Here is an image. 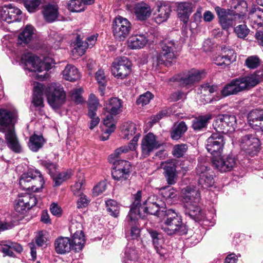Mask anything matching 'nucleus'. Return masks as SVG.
<instances>
[{
    "instance_id": "1a4fd4ad",
    "label": "nucleus",
    "mask_w": 263,
    "mask_h": 263,
    "mask_svg": "<svg viewBox=\"0 0 263 263\" xmlns=\"http://www.w3.org/2000/svg\"><path fill=\"white\" fill-rule=\"evenodd\" d=\"M236 119L234 115L220 114L218 115L213 123V127L217 132L227 133L235 130Z\"/></svg>"
},
{
    "instance_id": "a19ab883",
    "label": "nucleus",
    "mask_w": 263,
    "mask_h": 263,
    "mask_svg": "<svg viewBox=\"0 0 263 263\" xmlns=\"http://www.w3.org/2000/svg\"><path fill=\"white\" fill-rule=\"evenodd\" d=\"M43 85L37 83L36 85L34 87V91L32 101V103L35 107L43 106Z\"/></svg>"
},
{
    "instance_id": "58836bf2",
    "label": "nucleus",
    "mask_w": 263,
    "mask_h": 263,
    "mask_svg": "<svg viewBox=\"0 0 263 263\" xmlns=\"http://www.w3.org/2000/svg\"><path fill=\"white\" fill-rule=\"evenodd\" d=\"M63 76L65 80L74 82L79 78L80 74L75 66L68 64L63 71Z\"/></svg>"
},
{
    "instance_id": "338daca9",
    "label": "nucleus",
    "mask_w": 263,
    "mask_h": 263,
    "mask_svg": "<svg viewBox=\"0 0 263 263\" xmlns=\"http://www.w3.org/2000/svg\"><path fill=\"white\" fill-rule=\"evenodd\" d=\"M71 176V173L68 171H64L60 173L55 178V185L59 186L65 180L69 179Z\"/></svg>"
},
{
    "instance_id": "b1692460",
    "label": "nucleus",
    "mask_w": 263,
    "mask_h": 263,
    "mask_svg": "<svg viewBox=\"0 0 263 263\" xmlns=\"http://www.w3.org/2000/svg\"><path fill=\"white\" fill-rule=\"evenodd\" d=\"M182 197L185 204L198 203L200 199V193L195 187L187 186L181 191Z\"/></svg>"
},
{
    "instance_id": "4d7b16f0",
    "label": "nucleus",
    "mask_w": 263,
    "mask_h": 263,
    "mask_svg": "<svg viewBox=\"0 0 263 263\" xmlns=\"http://www.w3.org/2000/svg\"><path fill=\"white\" fill-rule=\"evenodd\" d=\"M114 115L108 114L106 115L103 120V123L108 128L105 133L110 134L113 132L116 128L115 121L113 117Z\"/></svg>"
},
{
    "instance_id": "6ab92c4d",
    "label": "nucleus",
    "mask_w": 263,
    "mask_h": 263,
    "mask_svg": "<svg viewBox=\"0 0 263 263\" xmlns=\"http://www.w3.org/2000/svg\"><path fill=\"white\" fill-rule=\"evenodd\" d=\"M203 77V73L199 71L190 72L184 77L177 76L170 79V82H178L182 87H190L194 83L199 81Z\"/></svg>"
},
{
    "instance_id": "774afa93",
    "label": "nucleus",
    "mask_w": 263,
    "mask_h": 263,
    "mask_svg": "<svg viewBox=\"0 0 263 263\" xmlns=\"http://www.w3.org/2000/svg\"><path fill=\"white\" fill-rule=\"evenodd\" d=\"M82 224L77 221L72 222L70 227L69 231L71 235H75L78 233H84L82 230Z\"/></svg>"
},
{
    "instance_id": "c85d7f7f",
    "label": "nucleus",
    "mask_w": 263,
    "mask_h": 263,
    "mask_svg": "<svg viewBox=\"0 0 263 263\" xmlns=\"http://www.w3.org/2000/svg\"><path fill=\"white\" fill-rule=\"evenodd\" d=\"M147 42V33L136 34L128 39L127 46L131 49H139L143 48Z\"/></svg>"
},
{
    "instance_id": "423d86ee",
    "label": "nucleus",
    "mask_w": 263,
    "mask_h": 263,
    "mask_svg": "<svg viewBox=\"0 0 263 263\" xmlns=\"http://www.w3.org/2000/svg\"><path fill=\"white\" fill-rule=\"evenodd\" d=\"M46 96L50 106L53 109H57L64 103L66 93L61 84L51 83L47 88Z\"/></svg>"
},
{
    "instance_id": "6e6552de",
    "label": "nucleus",
    "mask_w": 263,
    "mask_h": 263,
    "mask_svg": "<svg viewBox=\"0 0 263 263\" xmlns=\"http://www.w3.org/2000/svg\"><path fill=\"white\" fill-rule=\"evenodd\" d=\"M132 29L130 22L126 18L118 15L113 20L112 31L115 38L123 41L129 35Z\"/></svg>"
},
{
    "instance_id": "39448f33",
    "label": "nucleus",
    "mask_w": 263,
    "mask_h": 263,
    "mask_svg": "<svg viewBox=\"0 0 263 263\" xmlns=\"http://www.w3.org/2000/svg\"><path fill=\"white\" fill-rule=\"evenodd\" d=\"M161 50L156 58L157 65L170 66L172 61L178 56V46L174 41L165 40L160 44Z\"/></svg>"
},
{
    "instance_id": "473e14b6",
    "label": "nucleus",
    "mask_w": 263,
    "mask_h": 263,
    "mask_svg": "<svg viewBox=\"0 0 263 263\" xmlns=\"http://www.w3.org/2000/svg\"><path fill=\"white\" fill-rule=\"evenodd\" d=\"M141 193V192L140 191ZM141 198H140V199ZM141 200L137 208L136 213L138 216L144 219L145 217V214L156 215L159 210V204H151V205H141L140 204Z\"/></svg>"
},
{
    "instance_id": "bf43d9fd",
    "label": "nucleus",
    "mask_w": 263,
    "mask_h": 263,
    "mask_svg": "<svg viewBox=\"0 0 263 263\" xmlns=\"http://www.w3.org/2000/svg\"><path fill=\"white\" fill-rule=\"evenodd\" d=\"M109 162L112 164V167L123 170V172L130 173V164L129 162L124 160H119Z\"/></svg>"
},
{
    "instance_id": "7ed1b4c3",
    "label": "nucleus",
    "mask_w": 263,
    "mask_h": 263,
    "mask_svg": "<svg viewBox=\"0 0 263 263\" xmlns=\"http://www.w3.org/2000/svg\"><path fill=\"white\" fill-rule=\"evenodd\" d=\"M161 229L168 235H183L187 232L186 226L182 222L181 216L172 209L166 211V216Z\"/></svg>"
},
{
    "instance_id": "c9c22d12",
    "label": "nucleus",
    "mask_w": 263,
    "mask_h": 263,
    "mask_svg": "<svg viewBox=\"0 0 263 263\" xmlns=\"http://www.w3.org/2000/svg\"><path fill=\"white\" fill-rule=\"evenodd\" d=\"M72 235V239H70L71 249L75 252H79L82 251L86 243L84 234L78 233Z\"/></svg>"
},
{
    "instance_id": "f3484780",
    "label": "nucleus",
    "mask_w": 263,
    "mask_h": 263,
    "mask_svg": "<svg viewBox=\"0 0 263 263\" xmlns=\"http://www.w3.org/2000/svg\"><path fill=\"white\" fill-rule=\"evenodd\" d=\"M141 155L146 158L155 149L159 148L161 144L156 139V137L152 133H149L143 138L141 144Z\"/></svg>"
},
{
    "instance_id": "4c0bfd02",
    "label": "nucleus",
    "mask_w": 263,
    "mask_h": 263,
    "mask_svg": "<svg viewBox=\"0 0 263 263\" xmlns=\"http://www.w3.org/2000/svg\"><path fill=\"white\" fill-rule=\"evenodd\" d=\"M260 9L256 8L251 10L248 15V20L252 27L257 29L263 26L262 18L260 16Z\"/></svg>"
},
{
    "instance_id": "20e7f679",
    "label": "nucleus",
    "mask_w": 263,
    "mask_h": 263,
    "mask_svg": "<svg viewBox=\"0 0 263 263\" xmlns=\"http://www.w3.org/2000/svg\"><path fill=\"white\" fill-rule=\"evenodd\" d=\"M45 181L44 178L37 170L30 169L24 173L20 178L19 184L24 190L39 192L43 188Z\"/></svg>"
},
{
    "instance_id": "c756f323",
    "label": "nucleus",
    "mask_w": 263,
    "mask_h": 263,
    "mask_svg": "<svg viewBox=\"0 0 263 263\" xmlns=\"http://www.w3.org/2000/svg\"><path fill=\"white\" fill-rule=\"evenodd\" d=\"M70 239L67 237H59L54 243L55 251L59 254H65L69 253L71 249Z\"/></svg>"
},
{
    "instance_id": "0eeeda50",
    "label": "nucleus",
    "mask_w": 263,
    "mask_h": 263,
    "mask_svg": "<svg viewBox=\"0 0 263 263\" xmlns=\"http://www.w3.org/2000/svg\"><path fill=\"white\" fill-rule=\"evenodd\" d=\"M21 64L24 69L34 72H41L51 68L50 64L42 61L38 57L30 52L25 53L22 55Z\"/></svg>"
},
{
    "instance_id": "69168bd1",
    "label": "nucleus",
    "mask_w": 263,
    "mask_h": 263,
    "mask_svg": "<svg viewBox=\"0 0 263 263\" xmlns=\"http://www.w3.org/2000/svg\"><path fill=\"white\" fill-rule=\"evenodd\" d=\"M162 195L166 200H171L177 197L175 190L173 187H165L162 189Z\"/></svg>"
},
{
    "instance_id": "09e8293b",
    "label": "nucleus",
    "mask_w": 263,
    "mask_h": 263,
    "mask_svg": "<svg viewBox=\"0 0 263 263\" xmlns=\"http://www.w3.org/2000/svg\"><path fill=\"white\" fill-rule=\"evenodd\" d=\"M221 53L224 58L225 66L229 65L231 63L236 61V53L233 49L228 48L222 49Z\"/></svg>"
},
{
    "instance_id": "aec40b11",
    "label": "nucleus",
    "mask_w": 263,
    "mask_h": 263,
    "mask_svg": "<svg viewBox=\"0 0 263 263\" xmlns=\"http://www.w3.org/2000/svg\"><path fill=\"white\" fill-rule=\"evenodd\" d=\"M99 104L98 99L93 94H91L88 103V116L91 119L89 125V127L90 129H92L100 122V118L96 116V111L98 109Z\"/></svg>"
},
{
    "instance_id": "de8ad7c7",
    "label": "nucleus",
    "mask_w": 263,
    "mask_h": 263,
    "mask_svg": "<svg viewBox=\"0 0 263 263\" xmlns=\"http://www.w3.org/2000/svg\"><path fill=\"white\" fill-rule=\"evenodd\" d=\"M95 77L99 85V90L100 91V95L103 96L107 83V79L104 71L102 69L98 70L96 72Z\"/></svg>"
},
{
    "instance_id": "13d9d810",
    "label": "nucleus",
    "mask_w": 263,
    "mask_h": 263,
    "mask_svg": "<svg viewBox=\"0 0 263 263\" xmlns=\"http://www.w3.org/2000/svg\"><path fill=\"white\" fill-rule=\"evenodd\" d=\"M188 149L186 144H176L174 146L172 154L176 158H181L184 156Z\"/></svg>"
},
{
    "instance_id": "f8f14e48",
    "label": "nucleus",
    "mask_w": 263,
    "mask_h": 263,
    "mask_svg": "<svg viewBox=\"0 0 263 263\" xmlns=\"http://www.w3.org/2000/svg\"><path fill=\"white\" fill-rule=\"evenodd\" d=\"M198 93L200 94V101L203 104L211 103L220 99L217 86L211 85L208 83L201 85Z\"/></svg>"
},
{
    "instance_id": "cd10ccee",
    "label": "nucleus",
    "mask_w": 263,
    "mask_h": 263,
    "mask_svg": "<svg viewBox=\"0 0 263 263\" xmlns=\"http://www.w3.org/2000/svg\"><path fill=\"white\" fill-rule=\"evenodd\" d=\"M152 10L147 3L140 2L137 3L134 7V13L136 18L140 21H145L151 15Z\"/></svg>"
},
{
    "instance_id": "a211bd4d",
    "label": "nucleus",
    "mask_w": 263,
    "mask_h": 263,
    "mask_svg": "<svg viewBox=\"0 0 263 263\" xmlns=\"http://www.w3.org/2000/svg\"><path fill=\"white\" fill-rule=\"evenodd\" d=\"M21 13V10L12 4L5 5L0 8V21L8 23L20 21Z\"/></svg>"
},
{
    "instance_id": "f704fd0d",
    "label": "nucleus",
    "mask_w": 263,
    "mask_h": 263,
    "mask_svg": "<svg viewBox=\"0 0 263 263\" xmlns=\"http://www.w3.org/2000/svg\"><path fill=\"white\" fill-rule=\"evenodd\" d=\"M212 118L213 116L211 114L199 116L193 120L192 127L195 130H200L207 126Z\"/></svg>"
},
{
    "instance_id": "e433bc0d",
    "label": "nucleus",
    "mask_w": 263,
    "mask_h": 263,
    "mask_svg": "<svg viewBox=\"0 0 263 263\" xmlns=\"http://www.w3.org/2000/svg\"><path fill=\"white\" fill-rule=\"evenodd\" d=\"M260 9L256 8L251 10L248 15V20L252 27L257 29L263 26L262 18L260 16Z\"/></svg>"
},
{
    "instance_id": "8fccbe9b",
    "label": "nucleus",
    "mask_w": 263,
    "mask_h": 263,
    "mask_svg": "<svg viewBox=\"0 0 263 263\" xmlns=\"http://www.w3.org/2000/svg\"><path fill=\"white\" fill-rule=\"evenodd\" d=\"M106 207L108 213L114 217H117L119 214L120 206L117 201L109 199L106 201Z\"/></svg>"
},
{
    "instance_id": "7c9ffc66",
    "label": "nucleus",
    "mask_w": 263,
    "mask_h": 263,
    "mask_svg": "<svg viewBox=\"0 0 263 263\" xmlns=\"http://www.w3.org/2000/svg\"><path fill=\"white\" fill-rule=\"evenodd\" d=\"M123 102L118 98H112L109 99L105 105L106 111L116 116L122 111Z\"/></svg>"
},
{
    "instance_id": "3c124183",
    "label": "nucleus",
    "mask_w": 263,
    "mask_h": 263,
    "mask_svg": "<svg viewBox=\"0 0 263 263\" xmlns=\"http://www.w3.org/2000/svg\"><path fill=\"white\" fill-rule=\"evenodd\" d=\"M234 32L238 38L244 39L248 35L250 29L247 26L246 22H243V24L236 25L234 28Z\"/></svg>"
},
{
    "instance_id": "ea45409f",
    "label": "nucleus",
    "mask_w": 263,
    "mask_h": 263,
    "mask_svg": "<svg viewBox=\"0 0 263 263\" xmlns=\"http://www.w3.org/2000/svg\"><path fill=\"white\" fill-rule=\"evenodd\" d=\"M187 130V126L184 121L175 124L171 132V137L172 139H180Z\"/></svg>"
},
{
    "instance_id": "393cba45",
    "label": "nucleus",
    "mask_w": 263,
    "mask_h": 263,
    "mask_svg": "<svg viewBox=\"0 0 263 263\" xmlns=\"http://www.w3.org/2000/svg\"><path fill=\"white\" fill-rule=\"evenodd\" d=\"M140 136V134H137L133 138L132 140L129 143L128 146H124L122 147H120L115 151V152L110 155L108 157V161L109 162H112L116 160H119V158L120 155L122 153H127L129 149L133 151L136 149V146H137V142L139 140V138Z\"/></svg>"
},
{
    "instance_id": "2f4dec72",
    "label": "nucleus",
    "mask_w": 263,
    "mask_h": 263,
    "mask_svg": "<svg viewBox=\"0 0 263 263\" xmlns=\"http://www.w3.org/2000/svg\"><path fill=\"white\" fill-rule=\"evenodd\" d=\"M147 231L152 238L153 245L156 252L160 256H164L165 252L162 247L163 240L161 234L151 229H147Z\"/></svg>"
},
{
    "instance_id": "dca6fc26",
    "label": "nucleus",
    "mask_w": 263,
    "mask_h": 263,
    "mask_svg": "<svg viewBox=\"0 0 263 263\" xmlns=\"http://www.w3.org/2000/svg\"><path fill=\"white\" fill-rule=\"evenodd\" d=\"M37 202V199L35 195L26 193L19 196L16 199L14 209L18 213H24L35 206Z\"/></svg>"
},
{
    "instance_id": "79ce46f5",
    "label": "nucleus",
    "mask_w": 263,
    "mask_h": 263,
    "mask_svg": "<svg viewBox=\"0 0 263 263\" xmlns=\"http://www.w3.org/2000/svg\"><path fill=\"white\" fill-rule=\"evenodd\" d=\"M58 14V8L56 5H48L45 7L43 15L45 19L48 22L55 20Z\"/></svg>"
},
{
    "instance_id": "603ef678",
    "label": "nucleus",
    "mask_w": 263,
    "mask_h": 263,
    "mask_svg": "<svg viewBox=\"0 0 263 263\" xmlns=\"http://www.w3.org/2000/svg\"><path fill=\"white\" fill-rule=\"evenodd\" d=\"M137 130L136 125L131 122H127L124 125V128L122 130L124 138L128 139L136 133Z\"/></svg>"
},
{
    "instance_id": "412c9836",
    "label": "nucleus",
    "mask_w": 263,
    "mask_h": 263,
    "mask_svg": "<svg viewBox=\"0 0 263 263\" xmlns=\"http://www.w3.org/2000/svg\"><path fill=\"white\" fill-rule=\"evenodd\" d=\"M155 8L157 13L155 21L157 23L161 24L169 18L172 8L168 3L163 1H158L156 3Z\"/></svg>"
},
{
    "instance_id": "a18cd8bd",
    "label": "nucleus",
    "mask_w": 263,
    "mask_h": 263,
    "mask_svg": "<svg viewBox=\"0 0 263 263\" xmlns=\"http://www.w3.org/2000/svg\"><path fill=\"white\" fill-rule=\"evenodd\" d=\"M44 142L42 136L34 134L30 138L28 144L29 147L33 152H37L43 146Z\"/></svg>"
},
{
    "instance_id": "a878e982",
    "label": "nucleus",
    "mask_w": 263,
    "mask_h": 263,
    "mask_svg": "<svg viewBox=\"0 0 263 263\" xmlns=\"http://www.w3.org/2000/svg\"><path fill=\"white\" fill-rule=\"evenodd\" d=\"M198 203H187L184 204V213L191 219L196 221H200L204 218V214Z\"/></svg>"
},
{
    "instance_id": "37998d69",
    "label": "nucleus",
    "mask_w": 263,
    "mask_h": 263,
    "mask_svg": "<svg viewBox=\"0 0 263 263\" xmlns=\"http://www.w3.org/2000/svg\"><path fill=\"white\" fill-rule=\"evenodd\" d=\"M239 78L241 82L245 85L243 86L244 90L247 89L250 87H254L261 81L259 76L256 74Z\"/></svg>"
},
{
    "instance_id": "4be33fe9",
    "label": "nucleus",
    "mask_w": 263,
    "mask_h": 263,
    "mask_svg": "<svg viewBox=\"0 0 263 263\" xmlns=\"http://www.w3.org/2000/svg\"><path fill=\"white\" fill-rule=\"evenodd\" d=\"M176 6L178 17L180 21L186 24L193 11L194 4L189 2H177Z\"/></svg>"
},
{
    "instance_id": "9d476101",
    "label": "nucleus",
    "mask_w": 263,
    "mask_h": 263,
    "mask_svg": "<svg viewBox=\"0 0 263 263\" xmlns=\"http://www.w3.org/2000/svg\"><path fill=\"white\" fill-rule=\"evenodd\" d=\"M132 63L127 58L122 57L117 59L111 66V72L115 77L123 79L131 72Z\"/></svg>"
},
{
    "instance_id": "f03ea898",
    "label": "nucleus",
    "mask_w": 263,
    "mask_h": 263,
    "mask_svg": "<svg viewBox=\"0 0 263 263\" xmlns=\"http://www.w3.org/2000/svg\"><path fill=\"white\" fill-rule=\"evenodd\" d=\"M141 198V192H137L134 195V201L125 221V229L127 237L137 239L140 236L141 227L138 221L139 217L136 213L137 208Z\"/></svg>"
},
{
    "instance_id": "49530a36",
    "label": "nucleus",
    "mask_w": 263,
    "mask_h": 263,
    "mask_svg": "<svg viewBox=\"0 0 263 263\" xmlns=\"http://www.w3.org/2000/svg\"><path fill=\"white\" fill-rule=\"evenodd\" d=\"M34 30L32 26L27 25L19 34L18 39L21 41L20 43H28L32 39Z\"/></svg>"
},
{
    "instance_id": "9b49d317",
    "label": "nucleus",
    "mask_w": 263,
    "mask_h": 263,
    "mask_svg": "<svg viewBox=\"0 0 263 263\" xmlns=\"http://www.w3.org/2000/svg\"><path fill=\"white\" fill-rule=\"evenodd\" d=\"M196 174L198 176V184L203 189H207L214 183L213 171L204 164H198L196 167Z\"/></svg>"
},
{
    "instance_id": "ddd939ff",
    "label": "nucleus",
    "mask_w": 263,
    "mask_h": 263,
    "mask_svg": "<svg viewBox=\"0 0 263 263\" xmlns=\"http://www.w3.org/2000/svg\"><path fill=\"white\" fill-rule=\"evenodd\" d=\"M236 162L235 157L231 155L223 156L218 155L212 158L213 167L221 173L231 171L236 165Z\"/></svg>"
},
{
    "instance_id": "052dcab7",
    "label": "nucleus",
    "mask_w": 263,
    "mask_h": 263,
    "mask_svg": "<svg viewBox=\"0 0 263 263\" xmlns=\"http://www.w3.org/2000/svg\"><path fill=\"white\" fill-rule=\"evenodd\" d=\"M111 175L113 178L116 180H123L127 179L129 177V173L123 172V170L112 167Z\"/></svg>"
},
{
    "instance_id": "2eb2a0df",
    "label": "nucleus",
    "mask_w": 263,
    "mask_h": 263,
    "mask_svg": "<svg viewBox=\"0 0 263 263\" xmlns=\"http://www.w3.org/2000/svg\"><path fill=\"white\" fill-rule=\"evenodd\" d=\"M224 144L223 136L219 133H213L206 140L207 151L214 156L221 153Z\"/></svg>"
},
{
    "instance_id": "c03bdc74",
    "label": "nucleus",
    "mask_w": 263,
    "mask_h": 263,
    "mask_svg": "<svg viewBox=\"0 0 263 263\" xmlns=\"http://www.w3.org/2000/svg\"><path fill=\"white\" fill-rule=\"evenodd\" d=\"M73 46L72 52L76 56H82L85 53L86 49L89 48L88 42L81 40L79 36H77L76 42L73 43Z\"/></svg>"
},
{
    "instance_id": "f257e3e1",
    "label": "nucleus",
    "mask_w": 263,
    "mask_h": 263,
    "mask_svg": "<svg viewBox=\"0 0 263 263\" xmlns=\"http://www.w3.org/2000/svg\"><path fill=\"white\" fill-rule=\"evenodd\" d=\"M16 119L17 111L14 108L0 109V125L2 132L5 134L6 143L13 152L20 153L22 149L14 126Z\"/></svg>"
},
{
    "instance_id": "5fc2aeb1",
    "label": "nucleus",
    "mask_w": 263,
    "mask_h": 263,
    "mask_svg": "<svg viewBox=\"0 0 263 263\" xmlns=\"http://www.w3.org/2000/svg\"><path fill=\"white\" fill-rule=\"evenodd\" d=\"M260 59L256 55L248 57L245 60V65L249 69H254L258 67L260 65Z\"/></svg>"
},
{
    "instance_id": "5701e85b",
    "label": "nucleus",
    "mask_w": 263,
    "mask_h": 263,
    "mask_svg": "<svg viewBox=\"0 0 263 263\" xmlns=\"http://www.w3.org/2000/svg\"><path fill=\"white\" fill-rule=\"evenodd\" d=\"M243 86L240 78L232 80L227 83L221 90L220 92L223 97L236 95L244 90Z\"/></svg>"
},
{
    "instance_id": "0e129e2a",
    "label": "nucleus",
    "mask_w": 263,
    "mask_h": 263,
    "mask_svg": "<svg viewBox=\"0 0 263 263\" xmlns=\"http://www.w3.org/2000/svg\"><path fill=\"white\" fill-rule=\"evenodd\" d=\"M154 96L149 91H147L143 95L139 96L137 100L136 103L137 105L143 106L148 104L150 101L153 99Z\"/></svg>"
},
{
    "instance_id": "bb28decb",
    "label": "nucleus",
    "mask_w": 263,
    "mask_h": 263,
    "mask_svg": "<svg viewBox=\"0 0 263 263\" xmlns=\"http://www.w3.org/2000/svg\"><path fill=\"white\" fill-rule=\"evenodd\" d=\"M248 122L252 127H259L263 130V109L251 110L248 114Z\"/></svg>"
},
{
    "instance_id": "680f3d73",
    "label": "nucleus",
    "mask_w": 263,
    "mask_h": 263,
    "mask_svg": "<svg viewBox=\"0 0 263 263\" xmlns=\"http://www.w3.org/2000/svg\"><path fill=\"white\" fill-rule=\"evenodd\" d=\"M48 241V234L46 231L39 232L35 238V243L39 247L46 246Z\"/></svg>"
},
{
    "instance_id": "4468645a",
    "label": "nucleus",
    "mask_w": 263,
    "mask_h": 263,
    "mask_svg": "<svg viewBox=\"0 0 263 263\" xmlns=\"http://www.w3.org/2000/svg\"><path fill=\"white\" fill-rule=\"evenodd\" d=\"M260 141L254 134H248L241 137V149L250 156H254L259 151Z\"/></svg>"
},
{
    "instance_id": "72a5a7b5",
    "label": "nucleus",
    "mask_w": 263,
    "mask_h": 263,
    "mask_svg": "<svg viewBox=\"0 0 263 263\" xmlns=\"http://www.w3.org/2000/svg\"><path fill=\"white\" fill-rule=\"evenodd\" d=\"M243 19V15L236 14L234 15L230 14L224 18L219 21L221 27L224 30H227L233 26L236 25L237 23H240Z\"/></svg>"
},
{
    "instance_id": "864d4df0",
    "label": "nucleus",
    "mask_w": 263,
    "mask_h": 263,
    "mask_svg": "<svg viewBox=\"0 0 263 263\" xmlns=\"http://www.w3.org/2000/svg\"><path fill=\"white\" fill-rule=\"evenodd\" d=\"M68 8L70 11L79 12L84 11L85 6L82 0H71L68 3Z\"/></svg>"
},
{
    "instance_id": "6e6d98bb",
    "label": "nucleus",
    "mask_w": 263,
    "mask_h": 263,
    "mask_svg": "<svg viewBox=\"0 0 263 263\" xmlns=\"http://www.w3.org/2000/svg\"><path fill=\"white\" fill-rule=\"evenodd\" d=\"M161 166L164 170V176L177 173L176 164L172 161L162 163Z\"/></svg>"
},
{
    "instance_id": "e2e57ef3",
    "label": "nucleus",
    "mask_w": 263,
    "mask_h": 263,
    "mask_svg": "<svg viewBox=\"0 0 263 263\" xmlns=\"http://www.w3.org/2000/svg\"><path fill=\"white\" fill-rule=\"evenodd\" d=\"M41 4V0H25L24 6L29 12H33L37 10Z\"/></svg>"
}]
</instances>
